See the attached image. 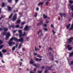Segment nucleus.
I'll list each match as a JSON object with an SVG mask.
<instances>
[{
    "label": "nucleus",
    "instance_id": "a18cd8bd",
    "mask_svg": "<svg viewBox=\"0 0 73 73\" xmlns=\"http://www.w3.org/2000/svg\"><path fill=\"white\" fill-rule=\"evenodd\" d=\"M34 55H35V56H36V55H37V53H34Z\"/></svg>",
    "mask_w": 73,
    "mask_h": 73
},
{
    "label": "nucleus",
    "instance_id": "49530a36",
    "mask_svg": "<svg viewBox=\"0 0 73 73\" xmlns=\"http://www.w3.org/2000/svg\"><path fill=\"white\" fill-rule=\"evenodd\" d=\"M52 32L54 34H55V32L54 31V30H52Z\"/></svg>",
    "mask_w": 73,
    "mask_h": 73
},
{
    "label": "nucleus",
    "instance_id": "6ab92c4d",
    "mask_svg": "<svg viewBox=\"0 0 73 73\" xmlns=\"http://www.w3.org/2000/svg\"><path fill=\"white\" fill-rule=\"evenodd\" d=\"M2 52L3 53H6V52H7V50H2Z\"/></svg>",
    "mask_w": 73,
    "mask_h": 73
},
{
    "label": "nucleus",
    "instance_id": "ddd939ff",
    "mask_svg": "<svg viewBox=\"0 0 73 73\" xmlns=\"http://www.w3.org/2000/svg\"><path fill=\"white\" fill-rule=\"evenodd\" d=\"M18 44H17L16 46H14L13 47V48L12 49V50H15V48H17L18 46Z\"/></svg>",
    "mask_w": 73,
    "mask_h": 73
},
{
    "label": "nucleus",
    "instance_id": "2f4dec72",
    "mask_svg": "<svg viewBox=\"0 0 73 73\" xmlns=\"http://www.w3.org/2000/svg\"><path fill=\"white\" fill-rule=\"evenodd\" d=\"M37 13H36L34 15L35 17H37Z\"/></svg>",
    "mask_w": 73,
    "mask_h": 73
},
{
    "label": "nucleus",
    "instance_id": "2eb2a0df",
    "mask_svg": "<svg viewBox=\"0 0 73 73\" xmlns=\"http://www.w3.org/2000/svg\"><path fill=\"white\" fill-rule=\"evenodd\" d=\"M7 8H8L9 11H12V9H11V7H10L8 6L7 7Z\"/></svg>",
    "mask_w": 73,
    "mask_h": 73
},
{
    "label": "nucleus",
    "instance_id": "e2e57ef3",
    "mask_svg": "<svg viewBox=\"0 0 73 73\" xmlns=\"http://www.w3.org/2000/svg\"><path fill=\"white\" fill-rule=\"evenodd\" d=\"M44 68V66H43L42 67V69H43Z\"/></svg>",
    "mask_w": 73,
    "mask_h": 73
},
{
    "label": "nucleus",
    "instance_id": "cd10ccee",
    "mask_svg": "<svg viewBox=\"0 0 73 73\" xmlns=\"http://www.w3.org/2000/svg\"><path fill=\"white\" fill-rule=\"evenodd\" d=\"M37 57H38L39 58H42V57L41 56L38 55L37 56Z\"/></svg>",
    "mask_w": 73,
    "mask_h": 73
},
{
    "label": "nucleus",
    "instance_id": "8fccbe9b",
    "mask_svg": "<svg viewBox=\"0 0 73 73\" xmlns=\"http://www.w3.org/2000/svg\"><path fill=\"white\" fill-rule=\"evenodd\" d=\"M20 66H21V64H22V62H20Z\"/></svg>",
    "mask_w": 73,
    "mask_h": 73
},
{
    "label": "nucleus",
    "instance_id": "7ed1b4c3",
    "mask_svg": "<svg viewBox=\"0 0 73 73\" xmlns=\"http://www.w3.org/2000/svg\"><path fill=\"white\" fill-rule=\"evenodd\" d=\"M19 33V37L21 38V36H25L26 35H27V34H25V32H24L23 34V33H22V30H19L18 31Z\"/></svg>",
    "mask_w": 73,
    "mask_h": 73
},
{
    "label": "nucleus",
    "instance_id": "1a4fd4ad",
    "mask_svg": "<svg viewBox=\"0 0 73 73\" xmlns=\"http://www.w3.org/2000/svg\"><path fill=\"white\" fill-rule=\"evenodd\" d=\"M30 26H28L27 25L24 29V30L25 31H29V30H30Z\"/></svg>",
    "mask_w": 73,
    "mask_h": 73
},
{
    "label": "nucleus",
    "instance_id": "7c9ffc66",
    "mask_svg": "<svg viewBox=\"0 0 73 73\" xmlns=\"http://www.w3.org/2000/svg\"><path fill=\"white\" fill-rule=\"evenodd\" d=\"M35 49L36 51V50H40V49H39L38 48H36V47H35Z\"/></svg>",
    "mask_w": 73,
    "mask_h": 73
},
{
    "label": "nucleus",
    "instance_id": "f3484780",
    "mask_svg": "<svg viewBox=\"0 0 73 73\" xmlns=\"http://www.w3.org/2000/svg\"><path fill=\"white\" fill-rule=\"evenodd\" d=\"M43 4H44L43 2H41L40 3L38 4V6H40V5H43Z\"/></svg>",
    "mask_w": 73,
    "mask_h": 73
},
{
    "label": "nucleus",
    "instance_id": "39448f33",
    "mask_svg": "<svg viewBox=\"0 0 73 73\" xmlns=\"http://www.w3.org/2000/svg\"><path fill=\"white\" fill-rule=\"evenodd\" d=\"M19 25H16L15 27V25H10L9 24V29H11V28H17L19 27Z\"/></svg>",
    "mask_w": 73,
    "mask_h": 73
},
{
    "label": "nucleus",
    "instance_id": "4be33fe9",
    "mask_svg": "<svg viewBox=\"0 0 73 73\" xmlns=\"http://www.w3.org/2000/svg\"><path fill=\"white\" fill-rule=\"evenodd\" d=\"M5 17V15L1 16V17L0 18V20H1L2 19H3V18H4V17Z\"/></svg>",
    "mask_w": 73,
    "mask_h": 73
},
{
    "label": "nucleus",
    "instance_id": "c9c22d12",
    "mask_svg": "<svg viewBox=\"0 0 73 73\" xmlns=\"http://www.w3.org/2000/svg\"><path fill=\"white\" fill-rule=\"evenodd\" d=\"M21 44H20L19 47V49L20 48H21Z\"/></svg>",
    "mask_w": 73,
    "mask_h": 73
},
{
    "label": "nucleus",
    "instance_id": "c85d7f7f",
    "mask_svg": "<svg viewBox=\"0 0 73 73\" xmlns=\"http://www.w3.org/2000/svg\"><path fill=\"white\" fill-rule=\"evenodd\" d=\"M12 0H8V3H12Z\"/></svg>",
    "mask_w": 73,
    "mask_h": 73
},
{
    "label": "nucleus",
    "instance_id": "6e6552de",
    "mask_svg": "<svg viewBox=\"0 0 73 73\" xmlns=\"http://www.w3.org/2000/svg\"><path fill=\"white\" fill-rule=\"evenodd\" d=\"M13 21H15L16 19H17V14H14L13 18Z\"/></svg>",
    "mask_w": 73,
    "mask_h": 73
},
{
    "label": "nucleus",
    "instance_id": "f8f14e48",
    "mask_svg": "<svg viewBox=\"0 0 73 73\" xmlns=\"http://www.w3.org/2000/svg\"><path fill=\"white\" fill-rule=\"evenodd\" d=\"M63 15V16L64 17H66V14L65 13H60V15L62 17V15Z\"/></svg>",
    "mask_w": 73,
    "mask_h": 73
},
{
    "label": "nucleus",
    "instance_id": "5701e85b",
    "mask_svg": "<svg viewBox=\"0 0 73 73\" xmlns=\"http://www.w3.org/2000/svg\"><path fill=\"white\" fill-rule=\"evenodd\" d=\"M5 6V3H4L3 2L2 4V7H4Z\"/></svg>",
    "mask_w": 73,
    "mask_h": 73
},
{
    "label": "nucleus",
    "instance_id": "9d476101",
    "mask_svg": "<svg viewBox=\"0 0 73 73\" xmlns=\"http://www.w3.org/2000/svg\"><path fill=\"white\" fill-rule=\"evenodd\" d=\"M31 61L30 62V64H32V65H33L36 68H37V65H36V64H33V60L31 59Z\"/></svg>",
    "mask_w": 73,
    "mask_h": 73
},
{
    "label": "nucleus",
    "instance_id": "aec40b11",
    "mask_svg": "<svg viewBox=\"0 0 73 73\" xmlns=\"http://www.w3.org/2000/svg\"><path fill=\"white\" fill-rule=\"evenodd\" d=\"M70 25V24H69L68 25L66 26L67 29H69V27Z\"/></svg>",
    "mask_w": 73,
    "mask_h": 73
},
{
    "label": "nucleus",
    "instance_id": "680f3d73",
    "mask_svg": "<svg viewBox=\"0 0 73 73\" xmlns=\"http://www.w3.org/2000/svg\"><path fill=\"white\" fill-rule=\"evenodd\" d=\"M2 62H3V63H4V61L3 60H2Z\"/></svg>",
    "mask_w": 73,
    "mask_h": 73
},
{
    "label": "nucleus",
    "instance_id": "ea45409f",
    "mask_svg": "<svg viewBox=\"0 0 73 73\" xmlns=\"http://www.w3.org/2000/svg\"><path fill=\"white\" fill-rule=\"evenodd\" d=\"M26 39L27 40V41H28V40H29V37H27L26 38Z\"/></svg>",
    "mask_w": 73,
    "mask_h": 73
},
{
    "label": "nucleus",
    "instance_id": "bb28decb",
    "mask_svg": "<svg viewBox=\"0 0 73 73\" xmlns=\"http://www.w3.org/2000/svg\"><path fill=\"white\" fill-rule=\"evenodd\" d=\"M43 17L44 19H46L47 17V16H45V14L43 15Z\"/></svg>",
    "mask_w": 73,
    "mask_h": 73
},
{
    "label": "nucleus",
    "instance_id": "37998d69",
    "mask_svg": "<svg viewBox=\"0 0 73 73\" xmlns=\"http://www.w3.org/2000/svg\"><path fill=\"white\" fill-rule=\"evenodd\" d=\"M35 60H36V61H38L39 59L38 58H36V59Z\"/></svg>",
    "mask_w": 73,
    "mask_h": 73
},
{
    "label": "nucleus",
    "instance_id": "603ef678",
    "mask_svg": "<svg viewBox=\"0 0 73 73\" xmlns=\"http://www.w3.org/2000/svg\"><path fill=\"white\" fill-rule=\"evenodd\" d=\"M19 1V0H15V2L17 3V2Z\"/></svg>",
    "mask_w": 73,
    "mask_h": 73
},
{
    "label": "nucleus",
    "instance_id": "864d4df0",
    "mask_svg": "<svg viewBox=\"0 0 73 73\" xmlns=\"http://www.w3.org/2000/svg\"><path fill=\"white\" fill-rule=\"evenodd\" d=\"M30 73H35V72H33L32 71H31L30 72Z\"/></svg>",
    "mask_w": 73,
    "mask_h": 73
},
{
    "label": "nucleus",
    "instance_id": "20e7f679",
    "mask_svg": "<svg viewBox=\"0 0 73 73\" xmlns=\"http://www.w3.org/2000/svg\"><path fill=\"white\" fill-rule=\"evenodd\" d=\"M13 40V37L10 40V41L8 42L9 46H13V45L15 44V42H11V41H12Z\"/></svg>",
    "mask_w": 73,
    "mask_h": 73
},
{
    "label": "nucleus",
    "instance_id": "473e14b6",
    "mask_svg": "<svg viewBox=\"0 0 73 73\" xmlns=\"http://www.w3.org/2000/svg\"><path fill=\"white\" fill-rule=\"evenodd\" d=\"M46 69H48V70H50V68L49 67H47Z\"/></svg>",
    "mask_w": 73,
    "mask_h": 73
},
{
    "label": "nucleus",
    "instance_id": "9b49d317",
    "mask_svg": "<svg viewBox=\"0 0 73 73\" xmlns=\"http://www.w3.org/2000/svg\"><path fill=\"white\" fill-rule=\"evenodd\" d=\"M73 38L71 37L67 41L68 42V43H70V42H72V40H73Z\"/></svg>",
    "mask_w": 73,
    "mask_h": 73
},
{
    "label": "nucleus",
    "instance_id": "6e6d98bb",
    "mask_svg": "<svg viewBox=\"0 0 73 73\" xmlns=\"http://www.w3.org/2000/svg\"><path fill=\"white\" fill-rule=\"evenodd\" d=\"M48 71L47 70H46L45 71V73H47V72Z\"/></svg>",
    "mask_w": 73,
    "mask_h": 73
},
{
    "label": "nucleus",
    "instance_id": "f03ea898",
    "mask_svg": "<svg viewBox=\"0 0 73 73\" xmlns=\"http://www.w3.org/2000/svg\"><path fill=\"white\" fill-rule=\"evenodd\" d=\"M2 34L3 35H6V40H8L9 37L10 36H11V34L10 33H5L4 32H3Z\"/></svg>",
    "mask_w": 73,
    "mask_h": 73
},
{
    "label": "nucleus",
    "instance_id": "72a5a7b5",
    "mask_svg": "<svg viewBox=\"0 0 73 73\" xmlns=\"http://www.w3.org/2000/svg\"><path fill=\"white\" fill-rule=\"evenodd\" d=\"M25 22H22L21 24L22 25H24V24H25Z\"/></svg>",
    "mask_w": 73,
    "mask_h": 73
},
{
    "label": "nucleus",
    "instance_id": "052dcab7",
    "mask_svg": "<svg viewBox=\"0 0 73 73\" xmlns=\"http://www.w3.org/2000/svg\"><path fill=\"white\" fill-rule=\"evenodd\" d=\"M36 68H34L35 72H36Z\"/></svg>",
    "mask_w": 73,
    "mask_h": 73
},
{
    "label": "nucleus",
    "instance_id": "393cba45",
    "mask_svg": "<svg viewBox=\"0 0 73 73\" xmlns=\"http://www.w3.org/2000/svg\"><path fill=\"white\" fill-rule=\"evenodd\" d=\"M42 33V32L41 31H39V32H38V35H39V34H40H40H41V35H41Z\"/></svg>",
    "mask_w": 73,
    "mask_h": 73
},
{
    "label": "nucleus",
    "instance_id": "a19ab883",
    "mask_svg": "<svg viewBox=\"0 0 73 73\" xmlns=\"http://www.w3.org/2000/svg\"><path fill=\"white\" fill-rule=\"evenodd\" d=\"M42 71H38V73H42Z\"/></svg>",
    "mask_w": 73,
    "mask_h": 73
},
{
    "label": "nucleus",
    "instance_id": "de8ad7c7",
    "mask_svg": "<svg viewBox=\"0 0 73 73\" xmlns=\"http://www.w3.org/2000/svg\"><path fill=\"white\" fill-rule=\"evenodd\" d=\"M44 27H46L47 25L46 24H44L43 25Z\"/></svg>",
    "mask_w": 73,
    "mask_h": 73
},
{
    "label": "nucleus",
    "instance_id": "f257e3e1",
    "mask_svg": "<svg viewBox=\"0 0 73 73\" xmlns=\"http://www.w3.org/2000/svg\"><path fill=\"white\" fill-rule=\"evenodd\" d=\"M13 40H14V41H17V42H21V43H22L24 42V39L23 38H21L19 39L13 37Z\"/></svg>",
    "mask_w": 73,
    "mask_h": 73
},
{
    "label": "nucleus",
    "instance_id": "4d7b16f0",
    "mask_svg": "<svg viewBox=\"0 0 73 73\" xmlns=\"http://www.w3.org/2000/svg\"><path fill=\"white\" fill-rule=\"evenodd\" d=\"M42 60V59H39V60H38V61H41V60Z\"/></svg>",
    "mask_w": 73,
    "mask_h": 73
},
{
    "label": "nucleus",
    "instance_id": "338daca9",
    "mask_svg": "<svg viewBox=\"0 0 73 73\" xmlns=\"http://www.w3.org/2000/svg\"><path fill=\"white\" fill-rule=\"evenodd\" d=\"M72 17H73V13H72Z\"/></svg>",
    "mask_w": 73,
    "mask_h": 73
},
{
    "label": "nucleus",
    "instance_id": "774afa93",
    "mask_svg": "<svg viewBox=\"0 0 73 73\" xmlns=\"http://www.w3.org/2000/svg\"><path fill=\"white\" fill-rule=\"evenodd\" d=\"M49 49H50V50H51L52 49V48H51L50 47L49 48Z\"/></svg>",
    "mask_w": 73,
    "mask_h": 73
},
{
    "label": "nucleus",
    "instance_id": "f704fd0d",
    "mask_svg": "<svg viewBox=\"0 0 73 73\" xmlns=\"http://www.w3.org/2000/svg\"><path fill=\"white\" fill-rule=\"evenodd\" d=\"M73 61H72L71 62V64H70V66H71V65H73Z\"/></svg>",
    "mask_w": 73,
    "mask_h": 73
},
{
    "label": "nucleus",
    "instance_id": "0eeeda50",
    "mask_svg": "<svg viewBox=\"0 0 73 73\" xmlns=\"http://www.w3.org/2000/svg\"><path fill=\"white\" fill-rule=\"evenodd\" d=\"M65 46L66 48H68V50H71L72 49H73V47H70L71 46L69 45H67V46H66V44Z\"/></svg>",
    "mask_w": 73,
    "mask_h": 73
},
{
    "label": "nucleus",
    "instance_id": "bf43d9fd",
    "mask_svg": "<svg viewBox=\"0 0 73 73\" xmlns=\"http://www.w3.org/2000/svg\"><path fill=\"white\" fill-rule=\"evenodd\" d=\"M22 49H23V51H25V50L24 48H23Z\"/></svg>",
    "mask_w": 73,
    "mask_h": 73
},
{
    "label": "nucleus",
    "instance_id": "4468645a",
    "mask_svg": "<svg viewBox=\"0 0 73 73\" xmlns=\"http://www.w3.org/2000/svg\"><path fill=\"white\" fill-rule=\"evenodd\" d=\"M20 22H21V21L20 19H19L17 21L16 24H20Z\"/></svg>",
    "mask_w": 73,
    "mask_h": 73
},
{
    "label": "nucleus",
    "instance_id": "58836bf2",
    "mask_svg": "<svg viewBox=\"0 0 73 73\" xmlns=\"http://www.w3.org/2000/svg\"><path fill=\"white\" fill-rule=\"evenodd\" d=\"M69 2L70 3H73V1H70Z\"/></svg>",
    "mask_w": 73,
    "mask_h": 73
},
{
    "label": "nucleus",
    "instance_id": "13d9d810",
    "mask_svg": "<svg viewBox=\"0 0 73 73\" xmlns=\"http://www.w3.org/2000/svg\"><path fill=\"white\" fill-rule=\"evenodd\" d=\"M46 23L47 24L49 23V21H47L46 22Z\"/></svg>",
    "mask_w": 73,
    "mask_h": 73
},
{
    "label": "nucleus",
    "instance_id": "b1692460",
    "mask_svg": "<svg viewBox=\"0 0 73 73\" xmlns=\"http://www.w3.org/2000/svg\"><path fill=\"white\" fill-rule=\"evenodd\" d=\"M0 57L1 58L3 57V54H2L1 52H0Z\"/></svg>",
    "mask_w": 73,
    "mask_h": 73
},
{
    "label": "nucleus",
    "instance_id": "09e8293b",
    "mask_svg": "<svg viewBox=\"0 0 73 73\" xmlns=\"http://www.w3.org/2000/svg\"><path fill=\"white\" fill-rule=\"evenodd\" d=\"M23 28V26H21V27H20V29H22Z\"/></svg>",
    "mask_w": 73,
    "mask_h": 73
},
{
    "label": "nucleus",
    "instance_id": "a211bd4d",
    "mask_svg": "<svg viewBox=\"0 0 73 73\" xmlns=\"http://www.w3.org/2000/svg\"><path fill=\"white\" fill-rule=\"evenodd\" d=\"M73 56V51L70 54V57H72Z\"/></svg>",
    "mask_w": 73,
    "mask_h": 73
},
{
    "label": "nucleus",
    "instance_id": "e433bc0d",
    "mask_svg": "<svg viewBox=\"0 0 73 73\" xmlns=\"http://www.w3.org/2000/svg\"><path fill=\"white\" fill-rule=\"evenodd\" d=\"M2 48H3V45L0 46V49H2Z\"/></svg>",
    "mask_w": 73,
    "mask_h": 73
},
{
    "label": "nucleus",
    "instance_id": "c03bdc74",
    "mask_svg": "<svg viewBox=\"0 0 73 73\" xmlns=\"http://www.w3.org/2000/svg\"><path fill=\"white\" fill-rule=\"evenodd\" d=\"M38 9H39L38 8V7H37L36 8V10L37 11H38Z\"/></svg>",
    "mask_w": 73,
    "mask_h": 73
},
{
    "label": "nucleus",
    "instance_id": "4c0bfd02",
    "mask_svg": "<svg viewBox=\"0 0 73 73\" xmlns=\"http://www.w3.org/2000/svg\"><path fill=\"white\" fill-rule=\"evenodd\" d=\"M16 31H16V30L14 31L13 32V33H16Z\"/></svg>",
    "mask_w": 73,
    "mask_h": 73
},
{
    "label": "nucleus",
    "instance_id": "5fc2aeb1",
    "mask_svg": "<svg viewBox=\"0 0 73 73\" xmlns=\"http://www.w3.org/2000/svg\"><path fill=\"white\" fill-rule=\"evenodd\" d=\"M13 12H14V13H16V11H15V10H14L13 11Z\"/></svg>",
    "mask_w": 73,
    "mask_h": 73
},
{
    "label": "nucleus",
    "instance_id": "423d86ee",
    "mask_svg": "<svg viewBox=\"0 0 73 73\" xmlns=\"http://www.w3.org/2000/svg\"><path fill=\"white\" fill-rule=\"evenodd\" d=\"M4 29L5 32H7L8 31V29L7 27L4 28L3 27L0 28V31H2L3 29Z\"/></svg>",
    "mask_w": 73,
    "mask_h": 73
},
{
    "label": "nucleus",
    "instance_id": "412c9836",
    "mask_svg": "<svg viewBox=\"0 0 73 73\" xmlns=\"http://www.w3.org/2000/svg\"><path fill=\"white\" fill-rule=\"evenodd\" d=\"M13 16V13H11V15L9 16V18L10 19H11L12 18V17Z\"/></svg>",
    "mask_w": 73,
    "mask_h": 73
},
{
    "label": "nucleus",
    "instance_id": "69168bd1",
    "mask_svg": "<svg viewBox=\"0 0 73 73\" xmlns=\"http://www.w3.org/2000/svg\"><path fill=\"white\" fill-rule=\"evenodd\" d=\"M53 60H54V59H53V58H52V60H51L52 61H53Z\"/></svg>",
    "mask_w": 73,
    "mask_h": 73
},
{
    "label": "nucleus",
    "instance_id": "79ce46f5",
    "mask_svg": "<svg viewBox=\"0 0 73 73\" xmlns=\"http://www.w3.org/2000/svg\"><path fill=\"white\" fill-rule=\"evenodd\" d=\"M44 29L45 31H46L48 30V29L46 28H44Z\"/></svg>",
    "mask_w": 73,
    "mask_h": 73
},
{
    "label": "nucleus",
    "instance_id": "0e129e2a",
    "mask_svg": "<svg viewBox=\"0 0 73 73\" xmlns=\"http://www.w3.org/2000/svg\"><path fill=\"white\" fill-rule=\"evenodd\" d=\"M48 2H46V5H48Z\"/></svg>",
    "mask_w": 73,
    "mask_h": 73
},
{
    "label": "nucleus",
    "instance_id": "3c124183",
    "mask_svg": "<svg viewBox=\"0 0 73 73\" xmlns=\"http://www.w3.org/2000/svg\"><path fill=\"white\" fill-rule=\"evenodd\" d=\"M51 27H52V28H53L54 27L53 25H51Z\"/></svg>",
    "mask_w": 73,
    "mask_h": 73
},
{
    "label": "nucleus",
    "instance_id": "dca6fc26",
    "mask_svg": "<svg viewBox=\"0 0 73 73\" xmlns=\"http://www.w3.org/2000/svg\"><path fill=\"white\" fill-rule=\"evenodd\" d=\"M43 23V21L42 20H40V23H38V24H37V25H39L40 24H42Z\"/></svg>",
    "mask_w": 73,
    "mask_h": 73
},
{
    "label": "nucleus",
    "instance_id": "c756f323",
    "mask_svg": "<svg viewBox=\"0 0 73 73\" xmlns=\"http://www.w3.org/2000/svg\"><path fill=\"white\" fill-rule=\"evenodd\" d=\"M3 43V42L0 40V44H2Z\"/></svg>",
    "mask_w": 73,
    "mask_h": 73
},
{
    "label": "nucleus",
    "instance_id": "a878e982",
    "mask_svg": "<svg viewBox=\"0 0 73 73\" xmlns=\"http://www.w3.org/2000/svg\"><path fill=\"white\" fill-rule=\"evenodd\" d=\"M70 8L71 9V10L72 11H73V5H72L70 7Z\"/></svg>",
    "mask_w": 73,
    "mask_h": 73
}]
</instances>
